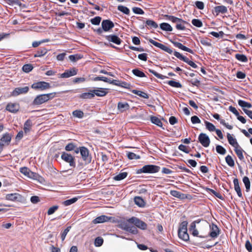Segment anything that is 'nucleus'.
Masks as SVG:
<instances>
[{
    "mask_svg": "<svg viewBox=\"0 0 252 252\" xmlns=\"http://www.w3.org/2000/svg\"><path fill=\"white\" fill-rule=\"evenodd\" d=\"M55 93H49L47 94H43L38 95L36 96L32 102L33 105H40L48 101L49 99H52L55 96Z\"/></svg>",
    "mask_w": 252,
    "mask_h": 252,
    "instance_id": "f257e3e1",
    "label": "nucleus"
},
{
    "mask_svg": "<svg viewBox=\"0 0 252 252\" xmlns=\"http://www.w3.org/2000/svg\"><path fill=\"white\" fill-rule=\"evenodd\" d=\"M160 167L155 165H146L140 169L138 173H155L159 171Z\"/></svg>",
    "mask_w": 252,
    "mask_h": 252,
    "instance_id": "f03ea898",
    "label": "nucleus"
},
{
    "mask_svg": "<svg viewBox=\"0 0 252 252\" xmlns=\"http://www.w3.org/2000/svg\"><path fill=\"white\" fill-rule=\"evenodd\" d=\"M129 223H130L128 221V220L127 221H121L119 224V227L124 230L133 234H136L137 231L136 228L131 225Z\"/></svg>",
    "mask_w": 252,
    "mask_h": 252,
    "instance_id": "7ed1b4c3",
    "label": "nucleus"
},
{
    "mask_svg": "<svg viewBox=\"0 0 252 252\" xmlns=\"http://www.w3.org/2000/svg\"><path fill=\"white\" fill-rule=\"evenodd\" d=\"M128 221L141 229L145 230L147 228V224L136 217H133L128 219Z\"/></svg>",
    "mask_w": 252,
    "mask_h": 252,
    "instance_id": "20e7f679",
    "label": "nucleus"
},
{
    "mask_svg": "<svg viewBox=\"0 0 252 252\" xmlns=\"http://www.w3.org/2000/svg\"><path fill=\"white\" fill-rule=\"evenodd\" d=\"M32 88L34 90L43 91L51 88V86L49 83L40 81L34 83L31 86Z\"/></svg>",
    "mask_w": 252,
    "mask_h": 252,
    "instance_id": "39448f33",
    "label": "nucleus"
},
{
    "mask_svg": "<svg viewBox=\"0 0 252 252\" xmlns=\"http://www.w3.org/2000/svg\"><path fill=\"white\" fill-rule=\"evenodd\" d=\"M61 158L66 162L68 163L70 166L73 167L75 166V159L71 155L63 152L62 153Z\"/></svg>",
    "mask_w": 252,
    "mask_h": 252,
    "instance_id": "423d86ee",
    "label": "nucleus"
},
{
    "mask_svg": "<svg viewBox=\"0 0 252 252\" xmlns=\"http://www.w3.org/2000/svg\"><path fill=\"white\" fill-rule=\"evenodd\" d=\"M198 140L200 143L204 147H208L209 146L210 140V138L206 134L201 133L198 136Z\"/></svg>",
    "mask_w": 252,
    "mask_h": 252,
    "instance_id": "0eeeda50",
    "label": "nucleus"
},
{
    "mask_svg": "<svg viewBox=\"0 0 252 252\" xmlns=\"http://www.w3.org/2000/svg\"><path fill=\"white\" fill-rule=\"evenodd\" d=\"M29 90V88L28 86L23 88H16L12 92L11 95L13 96H16L20 94H25L28 92Z\"/></svg>",
    "mask_w": 252,
    "mask_h": 252,
    "instance_id": "6e6552de",
    "label": "nucleus"
},
{
    "mask_svg": "<svg viewBox=\"0 0 252 252\" xmlns=\"http://www.w3.org/2000/svg\"><path fill=\"white\" fill-rule=\"evenodd\" d=\"M80 152L82 158L86 162L89 163L91 161V158L89 156V151L87 148L84 147L80 148Z\"/></svg>",
    "mask_w": 252,
    "mask_h": 252,
    "instance_id": "1a4fd4ad",
    "label": "nucleus"
},
{
    "mask_svg": "<svg viewBox=\"0 0 252 252\" xmlns=\"http://www.w3.org/2000/svg\"><path fill=\"white\" fill-rule=\"evenodd\" d=\"M101 27L104 32H108L114 27V24L109 20H104L101 22Z\"/></svg>",
    "mask_w": 252,
    "mask_h": 252,
    "instance_id": "9d476101",
    "label": "nucleus"
},
{
    "mask_svg": "<svg viewBox=\"0 0 252 252\" xmlns=\"http://www.w3.org/2000/svg\"><path fill=\"white\" fill-rule=\"evenodd\" d=\"M19 108V105L17 103H9L6 107V110L13 113L18 112Z\"/></svg>",
    "mask_w": 252,
    "mask_h": 252,
    "instance_id": "9b49d317",
    "label": "nucleus"
},
{
    "mask_svg": "<svg viewBox=\"0 0 252 252\" xmlns=\"http://www.w3.org/2000/svg\"><path fill=\"white\" fill-rule=\"evenodd\" d=\"M22 196L16 193L7 194L5 196L6 200L12 201H20L22 200Z\"/></svg>",
    "mask_w": 252,
    "mask_h": 252,
    "instance_id": "f8f14e48",
    "label": "nucleus"
},
{
    "mask_svg": "<svg viewBox=\"0 0 252 252\" xmlns=\"http://www.w3.org/2000/svg\"><path fill=\"white\" fill-rule=\"evenodd\" d=\"M112 219V217H110L105 215H101L94 220L93 222L94 224L103 223L104 222L110 221Z\"/></svg>",
    "mask_w": 252,
    "mask_h": 252,
    "instance_id": "ddd939ff",
    "label": "nucleus"
},
{
    "mask_svg": "<svg viewBox=\"0 0 252 252\" xmlns=\"http://www.w3.org/2000/svg\"><path fill=\"white\" fill-rule=\"evenodd\" d=\"M210 226L211 231L209 235L212 238H216L219 235L220 232L218 227L214 223H212Z\"/></svg>",
    "mask_w": 252,
    "mask_h": 252,
    "instance_id": "4468645a",
    "label": "nucleus"
},
{
    "mask_svg": "<svg viewBox=\"0 0 252 252\" xmlns=\"http://www.w3.org/2000/svg\"><path fill=\"white\" fill-rule=\"evenodd\" d=\"M106 38L109 42H112L117 45H120L122 42V40L116 35H109L106 36Z\"/></svg>",
    "mask_w": 252,
    "mask_h": 252,
    "instance_id": "2eb2a0df",
    "label": "nucleus"
},
{
    "mask_svg": "<svg viewBox=\"0 0 252 252\" xmlns=\"http://www.w3.org/2000/svg\"><path fill=\"white\" fill-rule=\"evenodd\" d=\"M77 70L75 68H72L70 70H66L64 73L61 74L62 78H68L69 77L74 76L77 74Z\"/></svg>",
    "mask_w": 252,
    "mask_h": 252,
    "instance_id": "dca6fc26",
    "label": "nucleus"
},
{
    "mask_svg": "<svg viewBox=\"0 0 252 252\" xmlns=\"http://www.w3.org/2000/svg\"><path fill=\"white\" fill-rule=\"evenodd\" d=\"M171 42L174 44L175 46L179 48V49L188 52L191 54L193 53V52L191 49L186 47L185 46L183 45L182 43L180 42L173 41H172Z\"/></svg>",
    "mask_w": 252,
    "mask_h": 252,
    "instance_id": "f3484780",
    "label": "nucleus"
},
{
    "mask_svg": "<svg viewBox=\"0 0 252 252\" xmlns=\"http://www.w3.org/2000/svg\"><path fill=\"white\" fill-rule=\"evenodd\" d=\"M93 93L95 95L98 96H104L107 94L106 89L103 88H98L96 90H93Z\"/></svg>",
    "mask_w": 252,
    "mask_h": 252,
    "instance_id": "a211bd4d",
    "label": "nucleus"
},
{
    "mask_svg": "<svg viewBox=\"0 0 252 252\" xmlns=\"http://www.w3.org/2000/svg\"><path fill=\"white\" fill-rule=\"evenodd\" d=\"M21 173L29 178H32L34 176V173L32 172L29 168L26 167H22L20 169Z\"/></svg>",
    "mask_w": 252,
    "mask_h": 252,
    "instance_id": "6ab92c4d",
    "label": "nucleus"
},
{
    "mask_svg": "<svg viewBox=\"0 0 252 252\" xmlns=\"http://www.w3.org/2000/svg\"><path fill=\"white\" fill-rule=\"evenodd\" d=\"M129 109V105L127 102H119L118 103V109L120 112H124Z\"/></svg>",
    "mask_w": 252,
    "mask_h": 252,
    "instance_id": "aec40b11",
    "label": "nucleus"
},
{
    "mask_svg": "<svg viewBox=\"0 0 252 252\" xmlns=\"http://www.w3.org/2000/svg\"><path fill=\"white\" fill-rule=\"evenodd\" d=\"M214 11L217 15L220 13L225 14L227 12V9L226 7L224 5H220L215 7Z\"/></svg>",
    "mask_w": 252,
    "mask_h": 252,
    "instance_id": "412c9836",
    "label": "nucleus"
},
{
    "mask_svg": "<svg viewBox=\"0 0 252 252\" xmlns=\"http://www.w3.org/2000/svg\"><path fill=\"white\" fill-rule=\"evenodd\" d=\"M11 139V135L8 133H5L3 135L2 137L0 139V142L2 144H9Z\"/></svg>",
    "mask_w": 252,
    "mask_h": 252,
    "instance_id": "4be33fe9",
    "label": "nucleus"
},
{
    "mask_svg": "<svg viewBox=\"0 0 252 252\" xmlns=\"http://www.w3.org/2000/svg\"><path fill=\"white\" fill-rule=\"evenodd\" d=\"M233 183H234V189H235V191H236L238 195L240 197H242V194L241 192L240 187L239 185V181H238V179L235 178L233 180Z\"/></svg>",
    "mask_w": 252,
    "mask_h": 252,
    "instance_id": "5701e85b",
    "label": "nucleus"
},
{
    "mask_svg": "<svg viewBox=\"0 0 252 252\" xmlns=\"http://www.w3.org/2000/svg\"><path fill=\"white\" fill-rule=\"evenodd\" d=\"M94 97V94L93 93V90H90L88 93H84L79 95V97L82 99H92Z\"/></svg>",
    "mask_w": 252,
    "mask_h": 252,
    "instance_id": "b1692460",
    "label": "nucleus"
},
{
    "mask_svg": "<svg viewBox=\"0 0 252 252\" xmlns=\"http://www.w3.org/2000/svg\"><path fill=\"white\" fill-rule=\"evenodd\" d=\"M227 137L228 142L234 148L239 146L236 139L233 138L230 134L227 133Z\"/></svg>",
    "mask_w": 252,
    "mask_h": 252,
    "instance_id": "393cba45",
    "label": "nucleus"
},
{
    "mask_svg": "<svg viewBox=\"0 0 252 252\" xmlns=\"http://www.w3.org/2000/svg\"><path fill=\"white\" fill-rule=\"evenodd\" d=\"M179 237L185 241H188L189 240V235L187 231H178Z\"/></svg>",
    "mask_w": 252,
    "mask_h": 252,
    "instance_id": "a878e982",
    "label": "nucleus"
},
{
    "mask_svg": "<svg viewBox=\"0 0 252 252\" xmlns=\"http://www.w3.org/2000/svg\"><path fill=\"white\" fill-rule=\"evenodd\" d=\"M135 203L140 207H143L145 206V202L144 200L139 196H136L134 198Z\"/></svg>",
    "mask_w": 252,
    "mask_h": 252,
    "instance_id": "bb28decb",
    "label": "nucleus"
},
{
    "mask_svg": "<svg viewBox=\"0 0 252 252\" xmlns=\"http://www.w3.org/2000/svg\"><path fill=\"white\" fill-rule=\"evenodd\" d=\"M32 125V124L31 120H28L26 121L24 126V130L26 133H28L31 130Z\"/></svg>",
    "mask_w": 252,
    "mask_h": 252,
    "instance_id": "cd10ccee",
    "label": "nucleus"
},
{
    "mask_svg": "<svg viewBox=\"0 0 252 252\" xmlns=\"http://www.w3.org/2000/svg\"><path fill=\"white\" fill-rule=\"evenodd\" d=\"M47 52V50L45 48L39 49V50L34 54V57H41L45 55Z\"/></svg>",
    "mask_w": 252,
    "mask_h": 252,
    "instance_id": "c85d7f7f",
    "label": "nucleus"
},
{
    "mask_svg": "<svg viewBox=\"0 0 252 252\" xmlns=\"http://www.w3.org/2000/svg\"><path fill=\"white\" fill-rule=\"evenodd\" d=\"M234 150H235V152L236 155H237L238 158L240 160L243 159H244V156L243 155V150H242V149L239 146H238L235 148Z\"/></svg>",
    "mask_w": 252,
    "mask_h": 252,
    "instance_id": "c756f323",
    "label": "nucleus"
},
{
    "mask_svg": "<svg viewBox=\"0 0 252 252\" xmlns=\"http://www.w3.org/2000/svg\"><path fill=\"white\" fill-rule=\"evenodd\" d=\"M132 92L134 94H137V95L140 96L144 98L148 99L149 97V95L147 93L141 91L133 90H132Z\"/></svg>",
    "mask_w": 252,
    "mask_h": 252,
    "instance_id": "7c9ffc66",
    "label": "nucleus"
},
{
    "mask_svg": "<svg viewBox=\"0 0 252 252\" xmlns=\"http://www.w3.org/2000/svg\"><path fill=\"white\" fill-rule=\"evenodd\" d=\"M160 28L161 30L165 31L167 32H171L172 31V27L168 23H162L160 25Z\"/></svg>",
    "mask_w": 252,
    "mask_h": 252,
    "instance_id": "2f4dec72",
    "label": "nucleus"
},
{
    "mask_svg": "<svg viewBox=\"0 0 252 252\" xmlns=\"http://www.w3.org/2000/svg\"><path fill=\"white\" fill-rule=\"evenodd\" d=\"M238 104L243 108V110H244V109H246V108H250L252 107V105L251 103L246 102L242 100H239L238 101Z\"/></svg>",
    "mask_w": 252,
    "mask_h": 252,
    "instance_id": "473e14b6",
    "label": "nucleus"
},
{
    "mask_svg": "<svg viewBox=\"0 0 252 252\" xmlns=\"http://www.w3.org/2000/svg\"><path fill=\"white\" fill-rule=\"evenodd\" d=\"M127 175V172H121L120 173L114 177L113 179L116 181H120L124 179L126 177Z\"/></svg>",
    "mask_w": 252,
    "mask_h": 252,
    "instance_id": "72a5a7b5",
    "label": "nucleus"
},
{
    "mask_svg": "<svg viewBox=\"0 0 252 252\" xmlns=\"http://www.w3.org/2000/svg\"><path fill=\"white\" fill-rule=\"evenodd\" d=\"M145 23L146 26H148L150 29H156L158 27V24L152 20H147Z\"/></svg>",
    "mask_w": 252,
    "mask_h": 252,
    "instance_id": "f704fd0d",
    "label": "nucleus"
},
{
    "mask_svg": "<svg viewBox=\"0 0 252 252\" xmlns=\"http://www.w3.org/2000/svg\"><path fill=\"white\" fill-rule=\"evenodd\" d=\"M151 120L152 123L157 125L159 127H161L162 126V123L161 122L160 120L156 117H151Z\"/></svg>",
    "mask_w": 252,
    "mask_h": 252,
    "instance_id": "c9c22d12",
    "label": "nucleus"
},
{
    "mask_svg": "<svg viewBox=\"0 0 252 252\" xmlns=\"http://www.w3.org/2000/svg\"><path fill=\"white\" fill-rule=\"evenodd\" d=\"M205 124L206 128L211 132L214 131L216 129L215 126L211 123L206 121Z\"/></svg>",
    "mask_w": 252,
    "mask_h": 252,
    "instance_id": "e433bc0d",
    "label": "nucleus"
},
{
    "mask_svg": "<svg viewBox=\"0 0 252 252\" xmlns=\"http://www.w3.org/2000/svg\"><path fill=\"white\" fill-rule=\"evenodd\" d=\"M235 58L242 62L246 63L248 61L247 57L243 54H237L235 55Z\"/></svg>",
    "mask_w": 252,
    "mask_h": 252,
    "instance_id": "4c0bfd02",
    "label": "nucleus"
},
{
    "mask_svg": "<svg viewBox=\"0 0 252 252\" xmlns=\"http://www.w3.org/2000/svg\"><path fill=\"white\" fill-rule=\"evenodd\" d=\"M149 41L150 43H151V44H152L153 45H154L156 47H157L158 48H160V49H161L162 50H163L164 46H165V45H163V44H162L161 43H158V42L152 39H149Z\"/></svg>",
    "mask_w": 252,
    "mask_h": 252,
    "instance_id": "58836bf2",
    "label": "nucleus"
},
{
    "mask_svg": "<svg viewBox=\"0 0 252 252\" xmlns=\"http://www.w3.org/2000/svg\"><path fill=\"white\" fill-rule=\"evenodd\" d=\"M164 17H166L168 18V19L173 23H176L177 22H183L181 19L175 17L173 16L165 15Z\"/></svg>",
    "mask_w": 252,
    "mask_h": 252,
    "instance_id": "ea45409f",
    "label": "nucleus"
},
{
    "mask_svg": "<svg viewBox=\"0 0 252 252\" xmlns=\"http://www.w3.org/2000/svg\"><path fill=\"white\" fill-rule=\"evenodd\" d=\"M243 181L246 187L247 191H248L250 190L251 186V183L249 178L245 176L243 179Z\"/></svg>",
    "mask_w": 252,
    "mask_h": 252,
    "instance_id": "a19ab883",
    "label": "nucleus"
},
{
    "mask_svg": "<svg viewBox=\"0 0 252 252\" xmlns=\"http://www.w3.org/2000/svg\"><path fill=\"white\" fill-rule=\"evenodd\" d=\"M225 161L227 164L230 167H233L235 165L234 160L229 155H228L225 157Z\"/></svg>",
    "mask_w": 252,
    "mask_h": 252,
    "instance_id": "79ce46f5",
    "label": "nucleus"
},
{
    "mask_svg": "<svg viewBox=\"0 0 252 252\" xmlns=\"http://www.w3.org/2000/svg\"><path fill=\"white\" fill-rule=\"evenodd\" d=\"M118 9L120 11H121L126 15H129V14L130 13L129 9L127 7H126L125 6H123V5H119L118 6Z\"/></svg>",
    "mask_w": 252,
    "mask_h": 252,
    "instance_id": "37998d69",
    "label": "nucleus"
},
{
    "mask_svg": "<svg viewBox=\"0 0 252 252\" xmlns=\"http://www.w3.org/2000/svg\"><path fill=\"white\" fill-rule=\"evenodd\" d=\"M133 74L139 77H145V75L143 72L139 70L138 69H134L132 70Z\"/></svg>",
    "mask_w": 252,
    "mask_h": 252,
    "instance_id": "c03bdc74",
    "label": "nucleus"
},
{
    "mask_svg": "<svg viewBox=\"0 0 252 252\" xmlns=\"http://www.w3.org/2000/svg\"><path fill=\"white\" fill-rule=\"evenodd\" d=\"M78 198L77 197H74L71 199H68L63 201V204L66 206H69L76 202Z\"/></svg>",
    "mask_w": 252,
    "mask_h": 252,
    "instance_id": "a18cd8bd",
    "label": "nucleus"
},
{
    "mask_svg": "<svg viewBox=\"0 0 252 252\" xmlns=\"http://www.w3.org/2000/svg\"><path fill=\"white\" fill-rule=\"evenodd\" d=\"M72 115L74 117L80 119H81L84 117V113L81 110H77L73 111Z\"/></svg>",
    "mask_w": 252,
    "mask_h": 252,
    "instance_id": "49530a36",
    "label": "nucleus"
},
{
    "mask_svg": "<svg viewBox=\"0 0 252 252\" xmlns=\"http://www.w3.org/2000/svg\"><path fill=\"white\" fill-rule=\"evenodd\" d=\"M167 84L173 87H175V88H181L182 87V85L179 83V82H176L175 81H173V80H170L168 82Z\"/></svg>",
    "mask_w": 252,
    "mask_h": 252,
    "instance_id": "de8ad7c7",
    "label": "nucleus"
},
{
    "mask_svg": "<svg viewBox=\"0 0 252 252\" xmlns=\"http://www.w3.org/2000/svg\"><path fill=\"white\" fill-rule=\"evenodd\" d=\"M33 69V66L31 64H26L23 65L22 69L23 71L26 73H29Z\"/></svg>",
    "mask_w": 252,
    "mask_h": 252,
    "instance_id": "09e8293b",
    "label": "nucleus"
},
{
    "mask_svg": "<svg viewBox=\"0 0 252 252\" xmlns=\"http://www.w3.org/2000/svg\"><path fill=\"white\" fill-rule=\"evenodd\" d=\"M170 194L172 195L173 196L179 198H182V196L183 195V194L181 193L180 191H178L177 190H172L170 191Z\"/></svg>",
    "mask_w": 252,
    "mask_h": 252,
    "instance_id": "8fccbe9b",
    "label": "nucleus"
},
{
    "mask_svg": "<svg viewBox=\"0 0 252 252\" xmlns=\"http://www.w3.org/2000/svg\"><path fill=\"white\" fill-rule=\"evenodd\" d=\"M216 148V151L220 154L224 155L226 152V150L221 146L218 145Z\"/></svg>",
    "mask_w": 252,
    "mask_h": 252,
    "instance_id": "3c124183",
    "label": "nucleus"
},
{
    "mask_svg": "<svg viewBox=\"0 0 252 252\" xmlns=\"http://www.w3.org/2000/svg\"><path fill=\"white\" fill-rule=\"evenodd\" d=\"M103 239L100 237H98L95 238L94 244L95 246L100 247L103 244Z\"/></svg>",
    "mask_w": 252,
    "mask_h": 252,
    "instance_id": "603ef678",
    "label": "nucleus"
},
{
    "mask_svg": "<svg viewBox=\"0 0 252 252\" xmlns=\"http://www.w3.org/2000/svg\"><path fill=\"white\" fill-rule=\"evenodd\" d=\"M128 158L130 159H137L140 158V156L132 152H128L127 154Z\"/></svg>",
    "mask_w": 252,
    "mask_h": 252,
    "instance_id": "864d4df0",
    "label": "nucleus"
},
{
    "mask_svg": "<svg viewBox=\"0 0 252 252\" xmlns=\"http://www.w3.org/2000/svg\"><path fill=\"white\" fill-rule=\"evenodd\" d=\"M70 228L71 226H68L61 233V239L63 241L65 239V237L67 233L69 231Z\"/></svg>",
    "mask_w": 252,
    "mask_h": 252,
    "instance_id": "5fc2aeb1",
    "label": "nucleus"
},
{
    "mask_svg": "<svg viewBox=\"0 0 252 252\" xmlns=\"http://www.w3.org/2000/svg\"><path fill=\"white\" fill-rule=\"evenodd\" d=\"M188 223L187 221H183L180 225L178 231H187Z\"/></svg>",
    "mask_w": 252,
    "mask_h": 252,
    "instance_id": "6e6d98bb",
    "label": "nucleus"
},
{
    "mask_svg": "<svg viewBox=\"0 0 252 252\" xmlns=\"http://www.w3.org/2000/svg\"><path fill=\"white\" fill-rule=\"evenodd\" d=\"M76 145L73 143H69L65 147V150L67 151H71L75 149Z\"/></svg>",
    "mask_w": 252,
    "mask_h": 252,
    "instance_id": "4d7b16f0",
    "label": "nucleus"
},
{
    "mask_svg": "<svg viewBox=\"0 0 252 252\" xmlns=\"http://www.w3.org/2000/svg\"><path fill=\"white\" fill-rule=\"evenodd\" d=\"M191 23L193 25H194L198 28H200L202 26V23L199 19H193L191 21Z\"/></svg>",
    "mask_w": 252,
    "mask_h": 252,
    "instance_id": "13d9d810",
    "label": "nucleus"
},
{
    "mask_svg": "<svg viewBox=\"0 0 252 252\" xmlns=\"http://www.w3.org/2000/svg\"><path fill=\"white\" fill-rule=\"evenodd\" d=\"M101 17L97 16L91 20V23L94 25H98L101 21Z\"/></svg>",
    "mask_w": 252,
    "mask_h": 252,
    "instance_id": "bf43d9fd",
    "label": "nucleus"
},
{
    "mask_svg": "<svg viewBox=\"0 0 252 252\" xmlns=\"http://www.w3.org/2000/svg\"><path fill=\"white\" fill-rule=\"evenodd\" d=\"M149 71L151 73H152L153 74H154L156 77H157L158 78L164 79L166 78V76L158 73L155 70L150 69Z\"/></svg>",
    "mask_w": 252,
    "mask_h": 252,
    "instance_id": "052dcab7",
    "label": "nucleus"
},
{
    "mask_svg": "<svg viewBox=\"0 0 252 252\" xmlns=\"http://www.w3.org/2000/svg\"><path fill=\"white\" fill-rule=\"evenodd\" d=\"M58 209V206L56 205V206H53L51 207H50L48 211H47V214L48 215H51L53 214H54L56 211H57Z\"/></svg>",
    "mask_w": 252,
    "mask_h": 252,
    "instance_id": "680f3d73",
    "label": "nucleus"
},
{
    "mask_svg": "<svg viewBox=\"0 0 252 252\" xmlns=\"http://www.w3.org/2000/svg\"><path fill=\"white\" fill-rule=\"evenodd\" d=\"M133 12L137 14H143L144 13V11L140 8L134 7L132 8Z\"/></svg>",
    "mask_w": 252,
    "mask_h": 252,
    "instance_id": "e2e57ef3",
    "label": "nucleus"
},
{
    "mask_svg": "<svg viewBox=\"0 0 252 252\" xmlns=\"http://www.w3.org/2000/svg\"><path fill=\"white\" fill-rule=\"evenodd\" d=\"M185 22L183 21V22H177L176 28L179 30H184L185 29V27L184 24L182 23H185Z\"/></svg>",
    "mask_w": 252,
    "mask_h": 252,
    "instance_id": "0e129e2a",
    "label": "nucleus"
},
{
    "mask_svg": "<svg viewBox=\"0 0 252 252\" xmlns=\"http://www.w3.org/2000/svg\"><path fill=\"white\" fill-rule=\"evenodd\" d=\"M196 7L200 10H202L204 8V4L203 2L200 1H196L195 2Z\"/></svg>",
    "mask_w": 252,
    "mask_h": 252,
    "instance_id": "69168bd1",
    "label": "nucleus"
},
{
    "mask_svg": "<svg viewBox=\"0 0 252 252\" xmlns=\"http://www.w3.org/2000/svg\"><path fill=\"white\" fill-rule=\"evenodd\" d=\"M191 121L193 124H200L201 123L200 120L196 116H193L191 117Z\"/></svg>",
    "mask_w": 252,
    "mask_h": 252,
    "instance_id": "338daca9",
    "label": "nucleus"
},
{
    "mask_svg": "<svg viewBox=\"0 0 252 252\" xmlns=\"http://www.w3.org/2000/svg\"><path fill=\"white\" fill-rule=\"evenodd\" d=\"M245 247L249 252H252V244L249 240H247L246 242Z\"/></svg>",
    "mask_w": 252,
    "mask_h": 252,
    "instance_id": "774afa93",
    "label": "nucleus"
}]
</instances>
